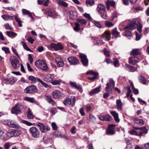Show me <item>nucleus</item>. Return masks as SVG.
<instances>
[{"label": "nucleus", "instance_id": "obj_1", "mask_svg": "<svg viewBox=\"0 0 149 149\" xmlns=\"http://www.w3.org/2000/svg\"><path fill=\"white\" fill-rule=\"evenodd\" d=\"M136 26H137V29L140 33L142 31V26L141 24L137 21L136 19L133 20L130 22V23L125 26L124 28V30L127 29L133 30L135 28Z\"/></svg>", "mask_w": 149, "mask_h": 149}, {"label": "nucleus", "instance_id": "obj_2", "mask_svg": "<svg viewBox=\"0 0 149 149\" xmlns=\"http://www.w3.org/2000/svg\"><path fill=\"white\" fill-rule=\"evenodd\" d=\"M35 64L36 67L38 68H40L44 70H47L48 67L45 61L42 59L38 60L35 61Z\"/></svg>", "mask_w": 149, "mask_h": 149}, {"label": "nucleus", "instance_id": "obj_3", "mask_svg": "<svg viewBox=\"0 0 149 149\" xmlns=\"http://www.w3.org/2000/svg\"><path fill=\"white\" fill-rule=\"evenodd\" d=\"M29 131L33 137L37 138L40 136V132L36 127H31L29 130Z\"/></svg>", "mask_w": 149, "mask_h": 149}, {"label": "nucleus", "instance_id": "obj_4", "mask_svg": "<svg viewBox=\"0 0 149 149\" xmlns=\"http://www.w3.org/2000/svg\"><path fill=\"white\" fill-rule=\"evenodd\" d=\"M22 108V105L20 103L16 104L11 109V111L12 113L17 115L21 111V109Z\"/></svg>", "mask_w": 149, "mask_h": 149}, {"label": "nucleus", "instance_id": "obj_5", "mask_svg": "<svg viewBox=\"0 0 149 149\" xmlns=\"http://www.w3.org/2000/svg\"><path fill=\"white\" fill-rule=\"evenodd\" d=\"M10 60L12 66L15 69H16L19 66L20 63L18 59L15 56H12L10 57Z\"/></svg>", "mask_w": 149, "mask_h": 149}, {"label": "nucleus", "instance_id": "obj_6", "mask_svg": "<svg viewBox=\"0 0 149 149\" xmlns=\"http://www.w3.org/2000/svg\"><path fill=\"white\" fill-rule=\"evenodd\" d=\"M36 124L42 133H46L50 130L49 127L45 125L42 123L37 122Z\"/></svg>", "mask_w": 149, "mask_h": 149}, {"label": "nucleus", "instance_id": "obj_7", "mask_svg": "<svg viewBox=\"0 0 149 149\" xmlns=\"http://www.w3.org/2000/svg\"><path fill=\"white\" fill-rule=\"evenodd\" d=\"M3 122L4 124L11 127L16 129H19L20 127V126L19 125L12 120H4Z\"/></svg>", "mask_w": 149, "mask_h": 149}, {"label": "nucleus", "instance_id": "obj_8", "mask_svg": "<svg viewBox=\"0 0 149 149\" xmlns=\"http://www.w3.org/2000/svg\"><path fill=\"white\" fill-rule=\"evenodd\" d=\"M45 14L53 18H56L58 15L57 13L53 9L49 8L46 9L45 11Z\"/></svg>", "mask_w": 149, "mask_h": 149}, {"label": "nucleus", "instance_id": "obj_9", "mask_svg": "<svg viewBox=\"0 0 149 149\" xmlns=\"http://www.w3.org/2000/svg\"><path fill=\"white\" fill-rule=\"evenodd\" d=\"M109 82L110 84L108 83L106 84L107 86L105 88V91L107 92H111L114 87L115 83L112 79H110Z\"/></svg>", "mask_w": 149, "mask_h": 149}, {"label": "nucleus", "instance_id": "obj_10", "mask_svg": "<svg viewBox=\"0 0 149 149\" xmlns=\"http://www.w3.org/2000/svg\"><path fill=\"white\" fill-rule=\"evenodd\" d=\"M37 91L36 87L34 85L28 86L24 89V92L26 93H31L36 92Z\"/></svg>", "mask_w": 149, "mask_h": 149}, {"label": "nucleus", "instance_id": "obj_11", "mask_svg": "<svg viewBox=\"0 0 149 149\" xmlns=\"http://www.w3.org/2000/svg\"><path fill=\"white\" fill-rule=\"evenodd\" d=\"M79 57L81 59V61L83 65L85 66L88 65V60L87 58L86 55L85 54H81L79 55Z\"/></svg>", "mask_w": 149, "mask_h": 149}, {"label": "nucleus", "instance_id": "obj_12", "mask_svg": "<svg viewBox=\"0 0 149 149\" xmlns=\"http://www.w3.org/2000/svg\"><path fill=\"white\" fill-rule=\"evenodd\" d=\"M75 98L74 97L73 99V101H72V103L71 99L69 98H67L63 101V103L65 105H66L68 106H70L71 104H72V106H73L75 104Z\"/></svg>", "mask_w": 149, "mask_h": 149}, {"label": "nucleus", "instance_id": "obj_13", "mask_svg": "<svg viewBox=\"0 0 149 149\" xmlns=\"http://www.w3.org/2000/svg\"><path fill=\"white\" fill-rule=\"evenodd\" d=\"M63 95V94L59 90H54L52 92V95L55 99H58Z\"/></svg>", "mask_w": 149, "mask_h": 149}, {"label": "nucleus", "instance_id": "obj_14", "mask_svg": "<svg viewBox=\"0 0 149 149\" xmlns=\"http://www.w3.org/2000/svg\"><path fill=\"white\" fill-rule=\"evenodd\" d=\"M98 118L102 121L105 120L107 121H111L112 119V117L111 116L108 115L103 116L99 115L98 116Z\"/></svg>", "mask_w": 149, "mask_h": 149}, {"label": "nucleus", "instance_id": "obj_15", "mask_svg": "<svg viewBox=\"0 0 149 149\" xmlns=\"http://www.w3.org/2000/svg\"><path fill=\"white\" fill-rule=\"evenodd\" d=\"M101 37L106 41H109L111 39V36L109 31H106L101 35Z\"/></svg>", "mask_w": 149, "mask_h": 149}, {"label": "nucleus", "instance_id": "obj_16", "mask_svg": "<svg viewBox=\"0 0 149 149\" xmlns=\"http://www.w3.org/2000/svg\"><path fill=\"white\" fill-rule=\"evenodd\" d=\"M114 126V125L113 124L109 125L108 128L107 132V134L111 135L115 133Z\"/></svg>", "mask_w": 149, "mask_h": 149}, {"label": "nucleus", "instance_id": "obj_17", "mask_svg": "<svg viewBox=\"0 0 149 149\" xmlns=\"http://www.w3.org/2000/svg\"><path fill=\"white\" fill-rule=\"evenodd\" d=\"M97 10L99 13L103 14L105 12V8L104 5L100 4L97 6Z\"/></svg>", "mask_w": 149, "mask_h": 149}, {"label": "nucleus", "instance_id": "obj_18", "mask_svg": "<svg viewBox=\"0 0 149 149\" xmlns=\"http://www.w3.org/2000/svg\"><path fill=\"white\" fill-rule=\"evenodd\" d=\"M69 62L72 65H76L78 62V60L77 58L74 57H70L68 58Z\"/></svg>", "mask_w": 149, "mask_h": 149}, {"label": "nucleus", "instance_id": "obj_19", "mask_svg": "<svg viewBox=\"0 0 149 149\" xmlns=\"http://www.w3.org/2000/svg\"><path fill=\"white\" fill-rule=\"evenodd\" d=\"M70 84L72 87L77 89L81 93L82 92L83 90L81 87L80 85H78L76 83L72 81H70Z\"/></svg>", "mask_w": 149, "mask_h": 149}, {"label": "nucleus", "instance_id": "obj_20", "mask_svg": "<svg viewBox=\"0 0 149 149\" xmlns=\"http://www.w3.org/2000/svg\"><path fill=\"white\" fill-rule=\"evenodd\" d=\"M106 3L107 9L109 10L110 6L113 7H115V2L113 0H107L106 2Z\"/></svg>", "mask_w": 149, "mask_h": 149}, {"label": "nucleus", "instance_id": "obj_21", "mask_svg": "<svg viewBox=\"0 0 149 149\" xmlns=\"http://www.w3.org/2000/svg\"><path fill=\"white\" fill-rule=\"evenodd\" d=\"M55 61L57 65L59 67H62L64 65V63L61 58L59 57H57L55 59Z\"/></svg>", "mask_w": 149, "mask_h": 149}, {"label": "nucleus", "instance_id": "obj_22", "mask_svg": "<svg viewBox=\"0 0 149 149\" xmlns=\"http://www.w3.org/2000/svg\"><path fill=\"white\" fill-rule=\"evenodd\" d=\"M139 61V59L137 56L131 57L129 58V63L131 64H134Z\"/></svg>", "mask_w": 149, "mask_h": 149}, {"label": "nucleus", "instance_id": "obj_23", "mask_svg": "<svg viewBox=\"0 0 149 149\" xmlns=\"http://www.w3.org/2000/svg\"><path fill=\"white\" fill-rule=\"evenodd\" d=\"M135 128L136 130H141V131L139 132L138 134V136H142L143 134H146L147 133V130L145 127H136Z\"/></svg>", "mask_w": 149, "mask_h": 149}, {"label": "nucleus", "instance_id": "obj_24", "mask_svg": "<svg viewBox=\"0 0 149 149\" xmlns=\"http://www.w3.org/2000/svg\"><path fill=\"white\" fill-rule=\"evenodd\" d=\"M101 87V86H99L93 89L89 93V94L90 95L92 96L99 93L100 91V88Z\"/></svg>", "mask_w": 149, "mask_h": 149}, {"label": "nucleus", "instance_id": "obj_25", "mask_svg": "<svg viewBox=\"0 0 149 149\" xmlns=\"http://www.w3.org/2000/svg\"><path fill=\"white\" fill-rule=\"evenodd\" d=\"M111 114L113 117L116 121L118 123L120 121V120L118 118V113L116 112L115 111H113L110 112Z\"/></svg>", "mask_w": 149, "mask_h": 149}, {"label": "nucleus", "instance_id": "obj_26", "mask_svg": "<svg viewBox=\"0 0 149 149\" xmlns=\"http://www.w3.org/2000/svg\"><path fill=\"white\" fill-rule=\"evenodd\" d=\"M94 43L98 45H100L103 43L102 40H100L96 37H92Z\"/></svg>", "mask_w": 149, "mask_h": 149}, {"label": "nucleus", "instance_id": "obj_27", "mask_svg": "<svg viewBox=\"0 0 149 149\" xmlns=\"http://www.w3.org/2000/svg\"><path fill=\"white\" fill-rule=\"evenodd\" d=\"M2 17L5 21L8 20H13V16H10L8 15H4L1 16Z\"/></svg>", "mask_w": 149, "mask_h": 149}, {"label": "nucleus", "instance_id": "obj_28", "mask_svg": "<svg viewBox=\"0 0 149 149\" xmlns=\"http://www.w3.org/2000/svg\"><path fill=\"white\" fill-rule=\"evenodd\" d=\"M45 97L46 99L48 102L51 104L53 105H54L55 104V102L52 99L50 96L45 95Z\"/></svg>", "mask_w": 149, "mask_h": 149}, {"label": "nucleus", "instance_id": "obj_29", "mask_svg": "<svg viewBox=\"0 0 149 149\" xmlns=\"http://www.w3.org/2000/svg\"><path fill=\"white\" fill-rule=\"evenodd\" d=\"M116 104L117 109L118 110H122L123 104L120 100L118 99L116 100Z\"/></svg>", "mask_w": 149, "mask_h": 149}, {"label": "nucleus", "instance_id": "obj_30", "mask_svg": "<svg viewBox=\"0 0 149 149\" xmlns=\"http://www.w3.org/2000/svg\"><path fill=\"white\" fill-rule=\"evenodd\" d=\"M52 47L56 50H57L58 49H62L63 48L62 46L60 44H52Z\"/></svg>", "mask_w": 149, "mask_h": 149}, {"label": "nucleus", "instance_id": "obj_31", "mask_svg": "<svg viewBox=\"0 0 149 149\" xmlns=\"http://www.w3.org/2000/svg\"><path fill=\"white\" fill-rule=\"evenodd\" d=\"M134 121L135 123L139 124L141 125H142L144 124V122L143 120L141 119H139L135 118H134Z\"/></svg>", "mask_w": 149, "mask_h": 149}, {"label": "nucleus", "instance_id": "obj_32", "mask_svg": "<svg viewBox=\"0 0 149 149\" xmlns=\"http://www.w3.org/2000/svg\"><path fill=\"white\" fill-rule=\"evenodd\" d=\"M54 76L53 75L51 74H47L45 78L47 81L50 82H51Z\"/></svg>", "mask_w": 149, "mask_h": 149}, {"label": "nucleus", "instance_id": "obj_33", "mask_svg": "<svg viewBox=\"0 0 149 149\" xmlns=\"http://www.w3.org/2000/svg\"><path fill=\"white\" fill-rule=\"evenodd\" d=\"M27 117L29 119H32L34 117L33 115L30 108H28L27 112Z\"/></svg>", "mask_w": 149, "mask_h": 149}, {"label": "nucleus", "instance_id": "obj_34", "mask_svg": "<svg viewBox=\"0 0 149 149\" xmlns=\"http://www.w3.org/2000/svg\"><path fill=\"white\" fill-rule=\"evenodd\" d=\"M7 135L9 137L14 136V129H12L8 130L7 132Z\"/></svg>", "mask_w": 149, "mask_h": 149}, {"label": "nucleus", "instance_id": "obj_35", "mask_svg": "<svg viewBox=\"0 0 149 149\" xmlns=\"http://www.w3.org/2000/svg\"><path fill=\"white\" fill-rule=\"evenodd\" d=\"M56 1L59 5L62 6L64 7H66L68 6L67 3L64 2L62 0H56Z\"/></svg>", "mask_w": 149, "mask_h": 149}, {"label": "nucleus", "instance_id": "obj_36", "mask_svg": "<svg viewBox=\"0 0 149 149\" xmlns=\"http://www.w3.org/2000/svg\"><path fill=\"white\" fill-rule=\"evenodd\" d=\"M7 35L11 38H14L17 35V33L12 31H7L6 32Z\"/></svg>", "mask_w": 149, "mask_h": 149}, {"label": "nucleus", "instance_id": "obj_37", "mask_svg": "<svg viewBox=\"0 0 149 149\" xmlns=\"http://www.w3.org/2000/svg\"><path fill=\"white\" fill-rule=\"evenodd\" d=\"M18 14H16L14 16V18L16 21L18 23L19 27H22V21L20 20L19 18L18 17Z\"/></svg>", "mask_w": 149, "mask_h": 149}, {"label": "nucleus", "instance_id": "obj_38", "mask_svg": "<svg viewBox=\"0 0 149 149\" xmlns=\"http://www.w3.org/2000/svg\"><path fill=\"white\" fill-rule=\"evenodd\" d=\"M139 82L142 84H146V80L145 78L142 76H139L138 77Z\"/></svg>", "mask_w": 149, "mask_h": 149}, {"label": "nucleus", "instance_id": "obj_39", "mask_svg": "<svg viewBox=\"0 0 149 149\" xmlns=\"http://www.w3.org/2000/svg\"><path fill=\"white\" fill-rule=\"evenodd\" d=\"M37 78H36L32 76H30L29 77V79L31 81V83L32 84H35L36 83L37 81Z\"/></svg>", "mask_w": 149, "mask_h": 149}, {"label": "nucleus", "instance_id": "obj_40", "mask_svg": "<svg viewBox=\"0 0 149 149\" xmlns=\"http://www.w3.org/2000/svg\"><path fill=\"white\" fill-rule=\"evenodd\" d=\"M0 139L7 141V139L4 135V132L2 130H0Z\"/></svg>", "mask_w": 149, "mask_h": 149}, {"label": "nucleus", "instance_id": "obj_41", "mask_svg": "<svg viewBox=\"0 0 149 149\" xmlns=\"http://www.w3.org/2000/svg\"><path fill=\"white\" fill-rule=\"evenodd\" d=\"M37 81L39 82L42 85L44 86L46 88H48L50 86L45 83L43 82L42 80H41L40 78L37 79Z\"/></svg>", "mask_w": 149, "mask_h": 149}, {"label": "nucleus", "instance_id": "obj_42", "mask_svg": "<svg viewBox=\"0 0 149 149\" xmlns=\"http://www.w3.org/2000/svg\"><path fill=\"white\" fill-rule=\"evenodd\" d=\"M24 100L31 103H34L35 102V100L34 98L29 97H26L24 98Z\"/></svg>", "mask_w": 149, "mask_h": 149}, {"label": "nucleus", "instance_id": "obj_43", "mask_svg": "<svg viewBox=\"0 0 149 149\" xmlns=\"http://www.w3.org/2000/svg\"><path fill=\"white\" fill-rule=\"evenodd\" d=\"M111 32L112 34L115 37H117L119 34V33L117 31L116 28L112 30H111Z\"/></svg>", "mask_w": 149, "mask_h": 149}, {"label": "nucleus", "instance_id": "obj_44", "mask_svg": "<svg viewBox=\"0 0 149 149\" xmlns=\"http://www.w3.org/2000/svg\"><path fill=\"white\" fill-rule=\"evenodd\" d=\"M77 20L82 26L86 25L87 22L86 20L83 19H78Z\"/></svg>", "mask_w": 149, "mask_h": 149}, {"label": "nucleus", "instance_id": "obj_45", "mask_svg": "<svg viewBox=\"0 0 149 149\" xmlns=\"http://www.w3.org/2000/svg\"><path fill=\"white\" fill-rule=\"evenodd\" d=\"M14 136H19L21 133V131L19 130L14 129Z\"/></svg>", "mask_w": 149, "mask_h": 149}, {"label": "nucleus", "instance_id": "obj_46", "mask_svg": "<svg viewBox=\"0 0 149 149\" xmlns=\"http://www.w3.org/2000/svg\"><path fill=\"white\" fill-rule=\"evenodd\" d=\"M89 119L91 121L95 123L96 121V118L91 113L89 114Z\"/></svg>", "mask_w": 149, "mask_h": 149}, {"label": "nucleus", "instance_id": "obj_47", "mask_svg": "<svg viewBox=\"0 0 149 149\" xmlns=\"http://www.w3.org/2000/svg\"><path fill=\"white\" fill-rule=\"evenodd\" d=\"M61 82V80H52L50 83L53 85H56L59 84Z\"/></svg>", "mask_w": 149, "mask_h": 149}, {"label": "nucleus", "instance_id": "obj_48", "mask_svg": "<svg viewBox=\"0 0 149 149\" xmlns=\"http://www.w3.org/2000/svg\"><path fill=\"white\" fill-rule=\"evenodd\" d=\"M86 3L88 6H92L94 4V2L93 0H86Z\"/></svg>", "mask_w": 149, "mask_h": 149}, {"label": "nucleus", "instance_id": "obj_49", "mask_svg": "<svg viewBox=\"0 0 149 149\" xmlns=\"http://www.w3.org/2000/svg\"><path fill=\"white\" fill-rule=\"evenodd\" d=\"M7 81H9L11 84H13L17 81L16 79L14 77H11L7 80Z\"/></svg>", "mask_w": 149, "mask_h": 149}, {"label": "nucleus", "instance_id": "obj_50", "mask_svg": "<svg viewBox=\"0 0 149 149\" xmlns=\"http://www.w3.org/2000/svg\"><path fill=\"white\" fill-rule=\"evenodd\" d=\"M75 26L74 28V29L76 31H78L80 29V24L78 23H75L74 24Z\"/></svg>", "mask_w": 149, "mask_h": 149}, {"label": "nucleus", "instance_id": "obj_51", "mask_svg": "<svg viewBox=\"0 0 149 149\" xmlns=\"http://www.w3.org/2000/svg\"><path fill=\"white\" fill-rule=\"evenodd\" d=\"M21 43L22 44V45L24 49L27 51H31V50L27 47L25 42H21Z\"/></svg>", "mask_w": 149, "mask_h": 149}, {"label": "nucleus", "instance_id": "obj_52", "mask_svg": "<svg viewBox=\"0 0 149 149\" xmlns=\"http://www.w3.org/2000/svg\"><path fill=\"white\" fill-rule=\"evenodd\" d=\"M93 23L97 27L99 28H100L102 27V26L100 22L95 21H93Z\"/></svg>", "mask_w": 149, "mask_h": 149}, {"label": "nucleus", "instance_id": "obj_53", "mask_svg": "<svg viewBox=\"0 0 149 149\" xmlns=\"http://www.w3.org/2000/svg\"><path fill=\"white\" fill-rule=\"evenodd\" d=\"M131 54L133 55H137L139 54V52L137 49H134L131 51Z\"/></svg>", "mask_w": 149, "mask_h": 149}, {"label": "nucleus", "instance_id": "obj_54", "mask_svg": "<svg viewBox=\"0 0 149 149\" xmlns=\"http://www.w3.org/2000/svg\"><path fill=\"white\" fill-rule=\"evenodd\" d=\"M91 74L94 75V76H97L98 75L97 72L92 71V70H90L86 72V74Z\"/></svg>", "mask_w": 149, "mask_h": 149}, {"label": "nucleus", "instance_id": "obj_55", "mask_svg": "<svg viewBox=\"0 0 149 149\" xmlns=\"http://www.w3.org/2000/svg\"><path fill=\"white\" fill-rule=\"evenodd\" d=\"M2 50L4 51L6 54H8L10 53V51L8 48L6 47H3L2 48Z\"/></svg>", "mask_w": 149, "mask_h": 149}, {"label": "nucleus", "instance_id": "obj_56", "mask_svg": "<svg viewBox=\"0 0 149 149\" xmlns=\"http://www.w3.org/2000/svg\"><path fill=\"white\" fill-rule=\"evenodd\" d=\"M21 121L22 123L25 124L28 126H30L33 125V123L28 122L26 120H22Z\"/></svg>", "mask_w": 149, "mask_h": 149}, {"label": "nucleus", "instance_id": "obj_57", "mask_svg": "<svg viewBox=\"0 0 149 149\" xmlns=\"http://www.w3.org/2000/svg\"><path fill=\"white\" fill-rule=\"evenodd\" d=\"M22 12L24 15H27L29 16L31 14V13L29 11L24 9H22Z\"/></svg>", "mask_w": 149, "mask_h": 149}, {"label": "nucleus", "instance_id": "obj_58", "mask_svg": "<svg viewBox=\"0 0 149 149\" xmlns=\"http://www.w3.org/2000/svg\"><path fill=\"white\" fill-rule=\"evenodd\" d=\"M135 35L136 36V40H139L142 37V36L141 34H138L137 31L135 32Z\"/></svg>", "mask_w": 149, "mask_h": 149}, {"label": "nucleus", "instance_id": "obj_59", "mask_svg": "<svg viewBox=\"0 0 149 149\" xmlns=\"http://www.w3.org/2000/svg\"><path fill=\"white\" fill-rule=\"evenodd\" d=\"M125 35L127 37L129 38L132 36V34L130 31L128 30H126L125 32Z\"/></svg>", "mask_w": 149, "mask_h": 149}, {"label": "nucleus", "instance_id": "obj_60", "mask_svg": "<svg viewBox=\"0 0 149 149\" xmlns=\"http://www.w3.org/2000/svg\"><path fill=\"white\" fill-rule=\"evenodd\" d=\"M126 89L127 90V91L126 93V96L127 97H128L130 95L131 93V91L130 90V88L129 87H127L126 88Z\"/></svg>", "mask_w": 149, "mask_h": 149}, {"label": "nucleus", "instance_id": "obj_61", "mask_svg": "<svg viewBox=\"0 0 149 149\" xmlns=\"http://www.w3.org/2000/svg\"><path fill=\"white\" fill-rule=\"evenodd\" d=\"M105 25L107 27H111L113 25V24L111 22L107 21L105 22Z\"/></svg>", "mask_w": 149, "mask_h": 149}, {"label": "nucleus", "instance_id": "obj_62", "mask_svg": "<svg viewBox=\"0 0 149 149\" xmlns=\"http://www.w3.org/2000/svg\"><path fill=\"white\" fill-rule=\"evenodd\" d=\"M10 146V143L8 142H6L4 145V149H8Z\"/></svg>", "mask_w": 149, "mask_h": 149}, {"label": "nucleus", "instance_id": "obj_63", "mask_svg": "<svg viewBox=\"0 0 149 149\" xmlns=\"http://www.w3.org/2000/svg\"><path fill=\"white\" fill-rule=\"evenodd\" d=\"M83 15L84 17L89 20H91V17L90 15L89 14L85 13Z\"/></svg>", "mask_w": 149, "mask_h": 149}, {"label": "nucleus", "instance_id": "obj_64", "mask_svg": "<svg viewBox=\"0 0 149 149\" xmlns=\"http://www.w3.org/2000/svg\"><path fill=\"white\" fill-rule=\"evenodd\" d=\"M27 40L31 44H33L34 41V40L31 37H29Z\"/></svg>", "mask_w": 149, "mask_h": 149}]
</instances>
